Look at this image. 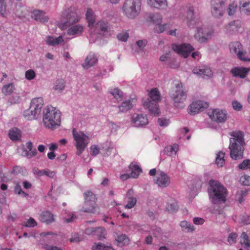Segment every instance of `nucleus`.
<instances>
[{
    "label": "nucleus",
    "mask_w": 250,
    "mask_h": 250,
    "mask_svg": "<svg viewBox=\"0 0 250 250\" xmlns=\"http://www.w3.org/2000/svg\"><path fill=\"white\" fill-rule=\"evenodd\" d=\"M208 193L211 202L214 204L224 203L226 201L227 190L219 182L210 180Z\"/></svg>",
    "instance_id": "2"
},
{
    "label": "nucleus",
    "mask_w": 250,
    "mask_h": 250,
    "mask_svg": "<svg viewBox=\"0 0 250 250\" xmlns=\"http://www.w3.org/2000/svg\"><path fill=\"white\" fill-rule=\"evenodd\" d=\"M232 104L234 109L239 111L242 109V105L238 102L236 101H234L232 102Z\"/></svg>",
    "instance_id": "63"
},
{
    "label": "nucleus",
    "mask_w": 250,
    "mask_h": 250,
    "mask_svg": "<svg viewBox=\"0 0 250 250\" xmlns=\"http://www.w3.org/2000/svg\"><path fill=\"white\" fill-rule=\"evenodd\" d=\"M241 27V22L239 20L229 22L225 27V32L228 35H233L237 33Z\"/></svg>",
    "instance_id": "16"
},
{
    "label": "nucleus",
    "mask_w": 250,
    "mask_h": 250,
    "mask_svg": "<svg viewBox=\"0 0 250 250\" xmlns=\"http://www.w3.org/2000/svg\"><path fill=\"white\" fill-rule=\"evenodd\" d=\"M146 16L147 21L151 22L157 25L160 24L162 22V17L159 13H148L146 14Z\"/></svg>",
    "instance_id": "22"
},
{
    "label": "nucleus",
    "mask_w": 250,
    "mask_h": 250,
    "mask_svg": "<svg viewBox=\"0 0 250 250\" xmlns=\"http://www.w3.org/2000/svg\"><path fill=\"white\" fill-rule=\"evenodd\" d=\"M240 181L243 185L250 186V176L244 175L241 178Z\"/></svg>",
    "instance_id": "53"
},
{
    "label": "nucleus",
    "mask_w": 250,
    "mask_h": 250,
    "mask_svg": "<svg viewBox=\"0 0 250 250\" xmlns=\"http://www.w3.org/2000/svg\"><path fill=\"white\" fill-rule=\"evenodd\" d=\"M194 11L193 7H189L187 12V21L188 26H191L194 24Z\"/></svg>",
    "instance_id": "30"
},
{
    "label": "nucleus",
    "mask_w": 250,
    "mask_h": 250,
    "mask_svg": "<svg viewBox=\"0 0 250 250\" xmlns=\"http://www.w3.org/2000/svg\"><path fill=\"white\" fill-rule=\"evenodd\" d=\"M133 107V104L130 100L124 101L121 105L118 106L119 109V113H124L131 109Z\"/></svg>",
    "instance_id": "34"
},
{
    "label": "nucleus",
    "mask_w": 250,
    "mask_h": 250,
    "mask_svg": "<svg viewBox=\"0 0 250 250\" xmlns=\"http://www.w3.org/2000/svg\"><path fill=\"white\" fill-rule=\"evenodd\" d=\"M239 5L240 9L241 8H246L250 5V1L249 0H240Z\"/></svg>",
    "instance_id": "60"
},
{
    "label": "nucleus",
    "mask_w": 250,
    "mask_h": 250,
    "mask_svg": "<svg viewBox=\"0 0 250 250\" xmlns=\"http://www.w3.org/2000/svg\"><path fill=\"white\" fill-rule=\"evenodd\" d=\"M97 62V57L95 54L90 53L86 57L82 65L84 69H88L94 66Z\"/></svg>",
    "instance_id": "19"
},
{
    "label": "nucleus",
    "mask_w": 250,
    "mask_h": 250,
    "mask_svg": "<svg viewBox=\"0 0 250 250\" xmlns=\"http://www.w3.org/2000/svg\"><path fill=\"white\" fill-rule=\"evenodd\" d=\"M192 72L204 79L210 78L213 75L211 70L207 66H196L193 68Z\"/></svg>",
    "instance_id": "15"
},
{
    "label": "nucleus",
    "mask_w": 250,
    "mask_h": 250,
    "mask_svg": "<svg viewBox=\"0 0 250 250\" xmlns=\"http://www.w3.org/2000/svg\"><path fill=\"white\" fill-rule=\"evenodd\" d=\"M229 49L231 53L235 54L239 59H241L242 45L239 42H232L229 44Z\"/></svg>",
    "instance_id": "21"
},
{
    "label": "nucleus",
    "mask_w": 250,
    "mask_h": 250,
    "mask_svg": "<svg viewBox=\"0 0 250 250\" xmlns=\"http://www.w3.org/2000/svg\"><path fill=\"white\" fill-rule=\"evenodd\" d=\"M86 18L88 21V26L89 27L93 26L95 22V17L93 11L91 9H88L86 13Z\"/></svg>",
    "instance_id": "38"
},
{
    "label": "nucleus",
    "mask_w": 250,
    "mask_h": 250,
    "mask_svg": "<svg viewBox=\"0 0 250 250\" xmlns=\"http://www.w3.org/2000/svg\"><path fill=\"white\" fill-rule=\"evenodd\" d=\"M230 134L232 137L229 139L230 156L233 160L242 159L245 145L244 133L241 131H235Z\"/></svg>",
    "instance_id": "1"
},
{
    "label": "nucleus",
    "mask_w": 250,
    "mask_h": 250,
    "mask_svg": "<svg viewBox=\"0 0 250 250\" xmlns=\"http://www.w3.org/2000/svg\"><path fill=\"white\" fill-rule=\"evenodd\" d=\"M240 243L244 244L245 245L247 243L249 242V238L247 233L245 232H242L240 236Z\"/></svg>",
    "instance_id": "52"
},
{
    "label": "nucleus",
    "mask_w": 250,
    "mask_h": 250,
    "mask_svg": "<svg viewBox=\"0 0 250 250\" xmlns=\"http://www.w3.org/2000/svg\"><path fill=\"white\" fill-rule=\"evenodd\" d=\"M128 201L127 204L125 206L126 208L130 209L135 206L137 203L136 198H132L128 199Z\"/></svg>",
    "instance_id": "49"
},
{
    "label": "nucleus",
    "mask_w": 250,
    "mask_h": 250,
    "mask_svg": "<svg viewBox=\"0 0 250 250\" xmlns=\"http://www.w3.org/2000/svg\"><path fill=\"white\" fill-rule=\"evenodd\" d=\"M106 232L104 227L95 228L93 236L97 237L99 240H102L105 238Z\"/></svg>",
    "instance_id": "32"
},
{
    "label": "nucleus",
    "mask_w": 250,
    "mask_h": 250,
    "mask_svg": "<svg viewBox=\"0 0 250 250\" xmlns=\"http://www.w3.org/2000/svg\"><path fill=\"white\" fill-rule=\"evenodd\" d=\"M213 34L211 31H206L202 27H198L197 32L194 35L195 39L200 42H205L210 39Z\"/></svg>",
    "instance_id": "14"
},
{
    "label": "nucleus",
    "mask_w": 250,
    "mask_h": 250,
    "mask_svg": "<svg viewBox=\"0 0 250 250\" xmlns=\"http://www.w3.org/2000/svg\"><path fill=\"white\" fill-rule=\"evenodd\" d=\"M99 148L97 145H92L90 147V154L93 156H96L99 153Z\"/></svg>",
    "instance_id": "51"
},
{
    "label": "nucleus",
    "mask_w": 250,
    "mask_h": 250,
    "mask_svg": "<svg viewBox=\"0 0 250 250\" xmlns=\"http://www.w3.org/2000/svg\"><path fill=\"white\" fill-rule=\"evenodd\" d=\"M170 178L166 173L161 171L159 174L156 183L159 187L165 188L170 184Z\"/></svg>",
    "instance_id": "20"
},
{
    "label": "nucleus",
    "mask_w": 250,
    "mask_h": 250,
    "mask_svg": "<svg viewBox=\"0 0 250 250\" xmlns=\"http://www.w3.org/2000/svg\"><path fill=\"white\" fill-rule=\"evenodd\" d=\"M158 123L161 126H167L169 124V121L166 119L159 118Z\"/></svg>",
    "instance_id": "59"
},
{
    "label": "nucleus",
    "mask_w": 250,
    "mask_h": 250,
    "mask_svg": "<svg viewBox=\"0 0 250 250\" xmlns=\"http://www.w3.org/2000/svg\"><path fill=\"white\" fill-rule=\"evenodd\" d=\"M250 70V69L243 67H236L232 69L231 72L234 77H239L240 78L244 79L247 76Z\"/></svg>",
    "instance_id": "23"
},
{
    "label": "nucleus",
    "mask_w": 250,
    "mask_h": 250,
    "mask_svg": "<svg viewBox=\"0 0 250 250\" xmlns=\"http://www.w3.org/2000/svg\"><path fill=\"white\" fill-rule=\"evenodd\" d=\"M173 50L184 58H187L191 51L194 50L193 47L189 43H183L180 45L173 44Z\"/></svg>",
    "instance_id": "12"
},
{
    "label": "nucleus",
    "mask_w": 250,
    "mask_h": 250,
    "mask_svg": "<svg viewBox=\"0 0 250 250\" xmlns=\"http://www.w3.org/2000/svg\"><path fill=\"white\" fill-rule=\"evenodd\" d=\"M149 99H147L143 103V105L149 111V113L155 116L160 115L157 103L160 101L159 92L157 88L152 89L149 93Z\"/></svg>",
    "instance_id": "6"
},
{
    "label": "nucleus",
    "mask_w": 250,
    "mask_h": 250,
    "mask_svg": "<svg viewBox=\"0 0 250 250\" xmlns=\"http://www.w3.org/2000/svg\"><path fill=\"white\" fill-rule=\"evenodd\" d=\"M43 103V99L41 97L33 99L30 103V107L24 111V117L28 120L37 119L41 112Z\"/></svg>",
    "instance_id": "7"
},
{
    "label": "nucleus",
    "mask_w": 250,
    "mask_h": 250,
    "mask_svg": "<svg viewBox=\"0 0 250 250\" xmlns=\"http://www.w3.org/2000/svg\"><path fill=\"white\" fill-rule=\"evenodd\" d=\"M65 87V82L63 79H58L56 82L55 84V89L62 91L64 89Z\"/></svg>",
    "instance_id": "45"
},
{
    "label": "nucleus",
    "mask_w": 250,
    "mask_h": 250,
    "mask_svg": "<svg viewBox=\"0 0 250 250\" xmlns=\"http://www.w3.org/2000/svg\"><path fill=\"white\" fill-rule=\"evenodd\" d=\"M26 147L29 149V151H27L24 148L23 151L24 152V154L23 155V156L26 157L27 158L30 159L37 155V150L35 148L33 149V144L31 141H28L27 142Z\"/></svg>",
    "instance_id": "28"
},
{
    "label": "nucleus",
    "mask_w": 250,
    "mask_h": 250,
    "mask_svg": "<svg viewBox=\"0 0 250 250\" xmlns=\"http://www.w3.org/2000/svg\"><path fill=\"white\" fill-rule=\"evenodd\" d=\"M208 103L202 101H196L193 102L188 107V113L195 115L208 107Z\"/></svg>",
    "instance_id": "13"
},
{
    "label": "nucleus",
    "mask_w": 250,
    "mask_h": 250,
    "mask_svg": "<svg viewBox=\"0 0 250 250\" xmlns=\"http://www.w3.org/2000/svg\"><path fill=\"white\" fill-rule=\"evenodd\" d=\"M141 0H126L123 5V11L129 19H134L140 13Z\"/></svg>",
    "instance_id": "8"
},
{
    "label": "nucleus",
    "mask_w": 250,
    "mask_h": 250,
    "mask_svg": "<svg viewBox=\"0 0 250 250\" xmlns=\"http://www.w3.org/2000/svg\"><path fill=\"white\" fill-rule=\"evenodd\" d=\"M9 137L13 141L20 140L21 137V130L17 127L11 129L9 132Z\"/></svg>",
    "instance_id": "33"
},
{
    "label": "nucleus",
    "mask_w": 250,
    "mask_h": 250,
    "mask_svg": "<svg viewBox=\"0 0 250 250\" xmlns=\"http://www.w3.org/2000/svg\"><path fill=\"white\" fill-rule=\"evenodd\" d=\"M22 171V168L18 166H15L13 167L12 170L11 171V174L17 175L21 173Z\"/></svg>",
    "instance_id": "58"
},
{
    "label": "nucleus",
    "mask_w": 250,
    "mask_h": 250,
    "mask_svg": "<svg viewBox=\"0 0 250 250\" xmlns=\"http://www.w3.org/2000/svg\"><path fill=\"white\" fill-rule=\"evenodd\" d=\"M241 222L245 225L250 224V216L246 215L243 216L241 219Z\"/></svg>",
    "instance_id": "64"
},
{
    "label": "nucleus",
    "mask_w": 250,
    "mask_h": 250,
    "mask_svg": "<svg viewBox=\"0 0 250 250\" xmlns=\"http://www.w3.org/2000/svg\"><path fill=\"white\" fill-rule=\"evenodd\" d=\"M129 167L131 170V172L130 174L126 173L121 175L120 178L122 180L125 181L130 177L136 178L140 172H142L141 168L138 165H136L133 163L130 164Z\"/></svg>",
    "instance_id": "17"
},
{
    "label": "nucleus",
    "mask_w": 250,
    "mask_h": 250,
    "mask_svg": "<svg viewBox=\"0 0 250 250\" xmlns=\"http://www.w3.org/2000/svg\"><path fill=\"white\" fill-rule=\"evenodd\" d=\"M80 19L77 10L75 7H70L62 13V20L58 25L62 30H65L67 27L77 23Z\"/></svg>",
    "instance_id": "5"
},
{
    "label": "nucleus",
    "mask_w": 250,
    "mask_h": 250,
    "mask_svg": "<svg viewBox=\"0 0 250 250\" xmlns=\"http://www.w3.org/2000/svg\"><path fill=\"white\" fill-rule=\"evenodd\" d=\"M238 167L241 169L250 168V160L246 159L238 165Z\"/></svg>",
    "instance_id": "47"
},
{
    "label": "nucleus",
    "mask_w": 250,
    "mask_h": 250,
    "mask_svg": "<svg viewBox=\"0 0 250 250\" xmlns=\"http://www.w3.org/2000/svg\"><path fill=\"white\" fill-rule=\"evenodd\" d=\"M208 114L213 121L217 123H224L227 119V114L225 110L213 109L208 111Z\"/></svg>",
    "instance_id": "11"
},
{
    "label": "nucleus",
    "mask_w": 250,
    "mask_h": 250,
    "mask_svg": "<svg viewBox=\"0 0 250 250\" xmlns=\"http://www.w3.org/2000/svg\"><path fill=\"white\" fill-rule=\"evenodd\" d=\"M132 121L136 127H141L148 124V119L146 114H141L133 116Z\"/></svg>",
    "instance_id": "18"
},
{
    "label": "nucleus",
    "mask_w": 250,
    "mask_h": 250,
    "mask_svg": "<svg viewBox=\"0 0 250 250\" xmlns=\"http://www.w3.org/2000/svg\"><path fill=\"white\" fill-rule=\"evenodd\" d=\"M45 42L47 44L50 45L55 46L63 42V39L61 36L57 38H54L53 37L48 36L46 38Z\"/></svg>",
    "instance_id": "29"
},
{
    "label": "nucleus",
    "mask_w": 250,
    "mask_h": 250,
    "mask_svg": "<svg viewBox=\"0 0 250 250\" xmlns=\"http://www.w3.org/2000/svg\"><path fill=\"white\" fill-rule=\"evenodd\" d=\"M76 218V216L74 214H72L69 218L64 217L63 219L65 223H69L74 222Z\"/></svg>",
    "instance_id": "62"
},
{
    "label": "nucleus",
    "mask_w": 250,
    "mask_h": 250,
    "mask_svg": "<svg viewBox=\"0 0 250 250\" xmlns=\"http://www.w3.org/2000/svg\"><path fill=\"white\" fill-rule=\"evenodd\" d=\"M225 153L222 151H219L216 154V158L215 162L216 164L218 166L222 167L223 165L225 163V159H224V156H225Z\"/></svg>",
    "instance_id": "39"
},
{
    "label": "nucleus",
    "mask_w": 250,
    "mask_h": 250,
    "mask_svg": "<svg viewBox=\"0 0 250 250\" xmlns=\"http://www.w3.org/2000/svg\"><path fill=\"white\" fill-rule=\"evenodd\" d=\"M72 133L76 142V154L81 155L89 143V137L83 132L77 131L75 128L73 129Z\"/></svg>",
    "instance_id": "9"
},
{
    "label": "nucleus",
    "mask_w": 250,
    "mask_h": 250,
    "mask_svg": "<svg viewBox=\"0 0 250 250\" xmlns=\"http://www.w3.org/2000/svg\"><path fill=\"white\" fill-rule=\"evenodd\" d=\"M242 59H240L242 61L244 62H250V56H249L246 52L243 51V50H242V55H241Z\"/></svg>",
    "instance_id": "61"
},
{
    "label": "nucleus",
    "mask_w": 250,
    "mask_h": 250,
    "mask_svg": "<svg viewBox=\"0 0 250 250\" xmlns=\"http://www.w3.org/2000/svg\"><path fill=\"white\" fill-rule=\"evenodd\" d=\"M14 90V86L12 83H10L4 85L2 88V92L5 95H9L12 94Z\"/></svg>",
    "instance_id": "41"
},
{
    "label": "nucleus",
    "mask_w": 250,
    "mask_h": 250,
    "mask_svg": "<svg viewBox=\"0 0 250 250\" xmlns=\"http://www.w3.org/2000/svg\"><path fill=\"white\" fill-rule=\"evenodd\" d=\"M31 17L35 20L42 23L48 21L49 20L48 17L45 15L44 13L38 10H35L32 12Z\"/></svg>",
    "instance_id": "24"
},
{
    "label": "nucleus",
    "mask_w": 250,
    "mask_h": 250,
    "mask_svg": "<svg viewBox=\"0 0 250 250\" xmlns=\"http://www.w3.org/2000/svg\"><path fill=\"white\" fill-rule=\"evenodd\" d=\"M180 226L183 230H187L188 232H191L194 230V226L187 221H182L180 223Z\"/></svg>",
    "instance_id": "42"
},
{
    "label": "nucleus",
    "mask_w": 250,
    "mask_h": 250,
    "mask_svg": "<svg viewBox=\"0 0 250 250\" xmlns=\"http://www.w3.org/2000/svg\"><path fill=\"white\" fill-rule=\"evenodd\" d=\"M169 95L173 101L175 107L183 108L185 106L184 102L187 99V94L182 83L176 84L169 92Z\"/></svg>",
    "instance_id": "4"
},
{
    "label": "nucleus",
    "mask_w": 250,
    "mask_h": 250,
    "mask_svg": "<svg viewBox=\"0 0 250 250\" xmlns=\"http://www.w3.org/2000/svg\"><path fill=\"white\" fill-rule=\"evenodd\" d=\"M35 77V72L31 69L28 70L25 72V77L28 80H32Z\"/></svg>",
    "instance_id": "55"
},
{
    "label": "nucleus",
    "mask_w": 250,
    "mask_h": 250,
    "mask_svg": "<svg viewBox=\"0 0 250 250\" xmlns=\"http://www.w3.org/2000/svg\"><path fill=\"white\" fill-rule=\"evenodd\" d=\"M211 13L215 18L220 19L224 15L226 6L224 0H211Z\"/></svg>",
    "instance_id": "10"
},
{
    "label": "nucleus",
    "mask_w": 250,
    "mask_h": 250,
    "mask_svg": "<svg viewBox=\"0 0 250 250\" xmlns=\"http://www.w3.org/2000/svg\"><path fill=\"white\" fill-rule=\"evenodd\" d=\"M83 27L80 25H76L69 28L67 31V33L69 35H74L79 34L82 32Z\"/></svg>",
    "instance_id": "37"
},
{
    "label": "nucleus",
    "mask_w": 250,
    "mask_h": 250,
    "mask_svg": "<svg viewBox=\"0 0 250 250\" xmlns=\"http://www.w3.org/2000/svg\"><path fill=\"white\" fill-rule=\"evenodd\" d=\"M248 190H243L238 192L236 195V199L239 203H242L244 200V197L248 194Z\"/></svg>",
    "instance_id": "44"
},
{
    "label": "nucleus",
    "mask_w": 250,
    "mask_h": 250,
    "mask_svg": "<svg viewBox=\"0 0 250 250\" xmlns=\"http://www.w3.org/2000/svg\"><path fill=\"white\" fill-rule=\"evenodd\" d=\"M178 148V146L177 145L174 144L172 146H168L165 147L164 149V154L169 156H172L173 155H175L176 152L177 151Z\"/></svg>",
    "instance_id": "36"
},
{
    "label": "nucleus",
    "mask_w": 250,
    "mask_h": 250,
    "mask_svg": "<svg viewBox=\"0 0 250 250\" xmlns=\"http://www.w3.org/2000/svg\"><path fill=\"white\" fill-rule=\"evenodd\" d=\"M40 217L41 221L46 224H49L55 221L53 214L49 211H42Z\"/></svg>",
    "instance_id": "26"
},
{
    "label": "nucleus",
    "mask_w": 250,
    "mask_h": 250,
    "mask_svg": "<svg viewBox=\"0 0 250 250\" xmlns=\"http://www.w3.org/2000/svg\"><path fill=\"white\" fill-rule=\"evenodd\" d=\"M148 4L158 9H165L167 5V0H147Z\"/></svg>",
    "instance_id": "25"
},
{
    "label": "nucleus",
    "mask_w": 250,
    "mask_h": 250,
    "mask_svg": "<svg viewBox=\"0 0 250 250\" xmlns=\"http://www.w3.org/2000/svg\"><path fill=\"white\" fill-rule=\"evenodd\" d=\"M166 208L169 212L174 213L178 210V207L176 203L168 204Z\"/></svg>",
    "instance_id": "46"
},
{
    "label": "nucleus",
    "mask_w": 250,
    "mask_h": 250,
    "mask_svg": "<svg viewBox=\"0 0 250 250\" xmlns=\"http://www.w3.org/2000/svg\"><path fill=\"white\" fill-rule=\"evenodd\" d=\"M83 195L84 200H85V204H87L88 202L96 204L97 198L95 195L91 190L86 191Z\"/></svg>",
    "instance_id": "35"
},
{
    "label": "nucleus",
    "mask_w": 250,
    "mask_h": 250,
    "mask_svg": "<svg viewBox=\"0 0 250 250\" xmlns=\"http://www.w3.org/2000/svg\"><path fill=\"white\" fill-rule=\"evenodd\" d=\"M37 225V223L32 217H30L26 222V224L24 226L26 227H34Z\"/></svg>",
    "instance_id": "54"
},
{
    "label": "nucleus",
    "mask_w": 250,
    "mask_h": 250,
    "mask_svg": "<svg viewBox=\"0 0 250 250\" xmlns=\"http://www.w3.org/2000/svg\"><path fill=\"white\" fill-rule=\"evenodd\" d=\"M115 244L119 246L123 247L129 244V240L125 234H121L115 237Z\"/></svg>",
    "instance_id": "27"
},
{
    "label": "nucleus",
    "mask_w": 250,
    "mask_h": 250,
    "mask_svg": "<svg viewBox=\"0 0 250 250\" xmlns=\"http://www.w3.org/2000/svg\"><path fill=\"white\" fill-rule=\"evenodd\" d=\"M109 92L117 101H122L123 99V93L119 89L117 88H114V89L110 91Z\"/></svg>",
    "instance_id": "40"
},
{
    "label": "nucleus",
    "mask_w": 250,
    "mask_h": 250,
    "mask_svg": "<svg viewBox=\"0 0 250 250\" xmlns=\"http://www.w3.org/2000/svg\"><path fill=\"white\" fill-rule=\"evenodd\" d=\"M238 237V235L236 233L232 232L229 234L228 238V241L230 244H234L236 242V238Z\"/></svg>",
    "instance_id": "50"
},
{
    "label": "nucleus",
    "mask_w": 250,
    "mask_h": 250,
    "mask_svg": "<svg viewBox=\"0 0 250 250\" xmlns=\"http://www.w3.org/2000/svg\"><path fill=\"white\" fill-rule=\"evenodd\" d=\"M128 38V34L127 33H121L117 35V38L121 41L125 42Z\"/></svg>",
    "instance_id": "57"
},
{
    "label": "nucleus",
    "mask_w": 250,
    "mask_h": 250,
    "mask_svg": "<svg viewBox=\"0 0 250 250\" xmlns=\"http://www.w3.org/2000/svg\"><path fill=\"white\" fill-rule=\"evenodd\" d=\"M6 5L4 0H1L0 4V13L4 17L6 12Z\"/></svg>",
    "instance_id": "56"
},
{
    "label": "nucleus",
    "mask_w": 250,
    "mask_h": 250,
    "mask_svg": "<svg viewBox=\"0 0 250 250\" xmlns=\"http://www.w3.org/2000/svg\"><path fill=\"white\" fill-rule=\"evenodd\" d=\"M237 4L232 3L229 5V6L228 7V14L229 16H232L233 15L237 9Z\"/></svg>",
    "instance_id": "48"
},
{
    "label": "nucleus",
    "mask_w": 250,
    "mask_h": 250,
    "mask_svg": "<svg viewBox=\"0 0 250 250\" xmlns=\"http://www.w3.org/2000/svg\"><path fill=\"white\" fill-rule=\"evenodd\" d=\"M96 28L103 32H105L107 30V22L104 21H99L95 25Z\"/></svg>",
    "instance_id": "43"
},
{
    "label": "nucleus",
    "mask_w": 250,
    "mask_h": 250,
    "mask_svg": "<svg viewBox=\"0 0 250 250\" xmlns=\"http://www.w3.org/2000/svg\"><path fill=\"white\" fill-rule=\"evenodd\" d=\"M61 114L53 106H47L43 110V123L44 126L53 130L60 126Z\"/></svg>",
    "instance_id": "3"
},
{
    "label": "nucleus",
    "mask_w": 250,
    "mask_h": 250,
    "mask_svg": "<svg viewBox=\"0 0 250 250\" xmlns=\"http://www.w3.org/2000/svg\"><path fill=\"white\" fill-rule=\"evenodd\" d=\"M95 204H92L91 202H88L86 204H85V200H84L83 206L81 210L83 212L95 213L96 212Z\"/></svg>",
    "instance_id": "31"
}]
</instances>
